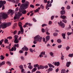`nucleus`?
Listing matches in <instances>:
<instances>
[{"label": "nucleus", "instance_id": "f257e3e1", "mask_svg": "<svg viewBox=\"0 0 73 73\" xmlns=\"http://www.w3.org/2000/svg\"><path fill=\"white\" fill-rule=\"evenodd\" d=\"M15 12L14 11L11 9H9L8 11V12L7 13H0V24H1L2 23L1 22V19H6L8 17V15H9L10 13H11V15L12 16L14 14Z\"/></svg>", "mask_w": 73, "mask_h": 73}, {"label": "nucleus", "instance_id": "f03ea898", "mask_svg": "<svg viewBox=\"0 0 73 73\" xmlns=\"http://www.w3.org/2000/svg\"><path fill=\"white\" fill-rule=\"evenodd\" d=\"M29 2L27 1L25 3L22 4L19 9V12H22V14L24 15L26 14L27 11L25 9L29 7Z\"/></svg>", "mask_w": 73, "mask_h": 73}, {"label": "nucleus", "instance_id": "7ed1b4c3", "mask_svg": "<svg viewBox=\"0 0 73 73\" xmlns=\"http://www.w3.org/2000/svg\"><path fill=\"white\" fill-rule=\"evenodd\" d=\"M11 24L12 23L11 22L7 23L5 22H4L0 25V30L1 29V28L2 29H5V28H6L7 27L10 26Z\"/></svg>", "mask_w": 73, "mask_h": 73}, {"label": "nucleus", "instance_id": "20e7f679", "mask_svg": "<svg viewBox=\"0 0 73 73\" xmlns=\"http://www.w3.org/2000/svg\"><path fill=\"white\" fill-rule=\"evenodd\" d=\"M34 39H35V40H36L37 42H41L42 41V37H40V35H37L35 37H34Z\"/></svg>", "mask_w": 73, "mask_h": 73}, {"label": "nucleus", "instance_id": "39448f33", "mask_svg": "<svg viewBox=\"0 0 73 73\" xmlns=\"http://www.w3.org/2000/svg\"><path fill=\"white\" fill-rule=\"evenodd\" d=\"M53 0H51V1H50V3H53ZM50 3V1H47V4L46 6V9H47V10H49V8H48V7H50L52 6V4ZM48 8V9H47Z\"/></svg>", "mask_w": 73, "mask_h": 73}, {"label": "nucleus", "instance_id": "423d86ee", "mask_svg": "<svg viewBox=\"0 0 73 73\" xmlns=\"http://www.w3.org/2000/svg\"><path fill=\"white\" fill-rule=\"evenodd\" d=\"M19 27H20V28L21 31V34L23 35L24 33V29L22 26V23L21 22H19L18 23Z\"/></svg>", "mask_w": 73, "mask_h": 73}, {"label": "nucleus", "instance_id": "0eeeda50", "mask_svg": "<svg viewBox=\"0 0 73 73\" xmlns=\"http://www.w3.org/2000/svg\"><path fill=\"white\" fill-rule=\"evenodd\" d=\"M18 38H19V36L18 35H15L14 36V38H15V40H14V43H15V44H17V43H19V39H18Z\"/></svg>", "mask_w": 73, "mask_h": 73}, {"label": "nucleus", "instance_id": "6e6552de", "mask_svg": "<svg viewBox=\"0 0 73 73\" xmlns=\"http://www.w3.org/2000/svg\"><path fill=\"white\" fill-rule=\"evenodd\" d=\"M58 24H59L60 27H61L62 28H65V24L62 23V22L60 21V23L59 22L58 23Z\"/></svg>", "mask_w": 73, "mask_h": 73}, {"label": "nucleus", "instance_id": "1a4fd4ad", "mask_svg": "<svg viewBox=\"0 0 73 73\" xmlns=\"http://www.w3.org/2000/svg\"><path fill=\"white\" fill-rule=\"evenodd\" d=\"M6 4V2L5 1H0V8H1V7L4 5Z\"/></svg>", "mask_w": 73, "mask_h": 73}, {"label": "nucleus", "instance_id": "9d476101", "mask_svg": "<svg viewBox=\"0 0 73 73\" xmlns=\"http://www.w3.org/2000/svg\"><path fill=\"white\" fill-rule=\"evenodd\" d=\"M16 47L14 46L13 47H12L11 49L9 50L10 52H13V50L14 51H16Z\"/></svg>", "mask_w": 73, "mask_h": 73}, {"label": "nucleus", "instance_id": "9b49d317", "mask_svg": "<svg viewBox=\"0 0 73 73\" xmlns=\"http://www.w3.org/2000/svg\"><path fill=\"white\" fill-rule=\"evenodd\" d=\"M50 39V36L49 35H48L46 37V41H45V44H46L47 42V41H48Z\"/></svg>", "mask_w": 73, "mask_h": 73}, {"label": "nucleus", "instance_id": "f8f14e48", "mask_svg": "<svg viewBox=\"0 0 73 73\" xmlns=\"http://www.w3.org/2000/svg\"><path fill=\"white\" fill-rule=\"evenodd\" d=\"M27 65H29L28 66V68H29L30 69H32V68H33V66H31V63H29L27 64Z\"/></svg>", "mask_w": 73, "mask_h": 73}, {"label": "nucleus", "instance_id": "ddd939ff", "mask_svg": "<svg viewBox=\"0 0 73 73\" xmlns=\"http://www.w3.org/2000/svg\"><path fill=\"white\" fill-rule=\"evenodd\" d=\"M53 63L55 65H56V66H59L60 65V63L59 62H53Z\"/></svg>", "mask_w": 73, "mask_h": 73}, {"label": "nucleus", "instance_id": "4468645a", "mask_svg": "<svg viewBox=\"0 0 73 73\" xmlns=\"http://www.w3.org/2000/svg\"><path fill=\"white\" fill-rule=\"evenodd\" d=\"M71 64V62H67L66 64V66L67 67H69L70 66V65Z\"/></svg>", "mask_w": 73, "mask_h": 73}, {"label": "nucleus", "instance_id": "2eb2a0df", "mask_svg": "<svg viewBox=\"0 0 73 73\" xmlns=\"http://www.w3.org/2000/svg\"><path fill=\"white\" fill-rule=\"evenodd\" d=\"M65 11L63 10H62L60 11V14L62 15L65 14Z\"/></svg>", "mask_w": 73, "mask_h": 73}, {"label": "nucleus", "instance_id": "dca6fc26", "mask_svg": "<svg viewBox=\"0 0 73 73\" xmlns=\"http://www.w3.org/2000/svg\"><path fill=\"white\" fill-rule=\"evenodd\" d=\"M60 18H62V19H66V16L65 15H61L60 17Z\"/></svg>", "mask_w": 73, "mask_h": 73}, {"label": "nucleus", "instance_id": "f3484780", "mask_svg": "<svg viewBox=\"0 0 73 73\" xmlns=\"http://www.w3.org/2000/svg\"><path fill=\"white\" fill-rule=\"evenodd\" d=\"M48 65L49 67H50V68L52 67V68H54V66L53 65L50 63L48 64Z\"/></svg>", "mask_w": 73, "mask_h": 73}, {"label": "nucleus", "instance_id": "a211bd4d", "mask_svg": "<svg viewBox=\"0 0 73 73\" xmlns=\"http://www.w3.org/2000/svg\"><path fill=\"white\" fill-rule=\"evenodd\" d=\"M5 64V61H3L2 62L0 63V67H1L2 65Z\"/></svg>", "mask_w": 73, "mask_h": 73}, {"label": "nucleus", "instance_id": "6ab92c4d", "mask_svg": "<svg viewBox=\"0 0 73 73\" xmlns=\"http://www.w3.org/2000/svg\"><path fill=\"white\" fill-rule=\"evenodd\" d=\"M62 35L63 37V39H65V38H65V34L64 33H62Z\"/></svg>", "mask_w": 73, "mask_h": 73}, {"label": "nucleus", "instance_id": "aec40b11", "mask_svg": "<svg viewBox=\"0 0 73 73\" xmlns=\"http://www.w3.org/2000/svg\"><path fill=\"white\" fill-rule=\"evenodd\" d=\"M4 58H5V56H3L1 55L0 56V59L1 60H3L4 59Z\"/></svg>", "mask_w": 73, "mask_h": 73}, {"label": "nucleus", "instance_id": "412c9836", "mask_svg": "<svg viewBox=\"0 0 73 73\" xmlns=\"http://www.w3.org/2000/svg\"><path fill=\"white\" fill-rule=\"evenodd\" d=\"M37 68H35L33 69L32 70V72H35L36 70H37Z\"/></svg>", "mask_w": 73, "mask_h": 73}, {"label": "nucleus", "instance_id": "4be33fe9", "mask_svg": "<svg viewBox=\"0 0 73 73\" xmlns=\"http://www.w3.org/2000/svg\"><path fill=\"white\" fill-rule=\"evenodd\" d=\"M57 41L58 43H60L62 42V40H61L59 39L57 40Z\"/></svg>", "mask_w": 73, "mask_h": 73}, {"label": "nucleus", "instance_id": "5701e85b", "mask_svg": "<svg viewBox=\"0 0 73 73\" xmlns=\"http://www.w3.org/2000/svg\"><path fill=\"white\" fill-rule=\"evenodd\" d=\"M4 41L5 44H7V42H8V38H7L6 39V38H5Z\"/></svg>", "mask_w": 73, "mask_h": 73}, {"label": "nucleus", "instance_id": "b1692460", "mask_svg": "<svg viewBox=\"0 0 73 73\" xmlns=\"http://www.w3.org/2000/svg\"><path fill=\"white\" fill-rule=\"evenodd\" d=\"M61 60H64V55H63V54H62V52L61 53Z\"/></svg>", "mask_w": 73, "mask_h": 73}, {"label": "nucleus", "instance_id": "393cba45", "mask_svg": "<svg viewBox=\"0 0 73 73\" xmlns=\"http://www.w3.org/2000/svg\"><path fill=\"white\" fill-rule=\"evenodd\" d=\"M53 35L54 37H56V36H57V35H58V33H54L53 34Z\"/></svg>", "mask_w": 73, "mask_h": 73}, {"label": "nucleus", "instance_id": "a878e982", "mask_svg": "<svg viewBox=\"0 0 73 73\" xmlns=\"http://www.w3.org/2000/svg\"><path fill=\"white\" fill-rule=\"evenodd\" d=\"M6 63L7 64H8L9 66H11V62L9 61H7L6 62Z\"/></svg>", "mask_w": 73, "mask_h": 73}, {"label": "nucleus", "instance_id": "bb28decb", "mask_svg": "<svg viewBox=\"0 0 73 73\" xmlns=\"http://www.w3.org/2000/svg\"><path fill=\"white\" fill-rule=\"evenodd\" d=\"M14 46H15V47H17V48H19V44H15Z\"/></svg>", "mask_w": 73, "mask_h": 73}, {"label": "nucleus", "instance_id": "cd10ccee", "mask_svg": "<svg viewBox=\"0 0 73 73\" xmlns=\"http://www.w3.org/2000/svg\"><path fill=\"white\" fill-rule=\"evenodd\" d=\"M61 73H66V70L65 69H62L61 71Z\"/></svg>", "mask_w": 73, "mask_h": 73}, {"label": "nucleus", "instance_id": "c85d7f7f", "mask_svg": "<svg viewBox=\"0 0 73 73\" xmlns=\"http://www.w3.org/2000/svg\"><path fill=\"white\" fill-rule=\"evenodd\" d=\"M3 41H4V39H2L0 41V46L3 44Z\"/></svg>", "mask_w": 73, "mask_h": 73}, {"label": "nucleus", "instance_id": "c756f323", "mask_svg": "<svg viewBox=\"0 0 73 73\" xmlns=\"http://www.w3.org/2000/svg\"><path fill=\"white\" fill-rule=\"evenodd\" d=\"M25 47V49L26 51H28L29 50V49H28V48L27 47H25V46H24Z\"/></svg>", "mask_w": 73, "mask_h": 73}, {"label": "nucleus", "instance_id": "7c9ffc66", "mask_svg": "<svg viewBox=\"0 0 73 73\" xmlns=\"http://www.w3.org/2000/svg\"><path fill=\"white\" fill-rule=\"evenodd\" d=\"M34 67L35 68H36V67H39V65L37 64H34Z\"/></svg>", "mask_w": 73, "mask_h": 73}, {"label": "nucleus", "instance_id": "2f4dec72", "mask_svg": "<svg viewBox=\"0 0 73 73\" xmlns=\"http://www.w3.org/2000/svg\"><path fill=\"white\" fill-rule=\"evenodd\" d=\"M50 54L51 56H52V57H54L53 56V52H50Z\"/></svg>", "mask_w": 73, "mask_h": 73}, {"label": "nucleus", "instance_id": "473e14b6", "mask_svg": "<svg viewBox=\"0 0 73 73\" xmlns=\"http://www.w3.org/2000/svg\"><path fill=\"white\" fill-rule=\"evenodd\" d=\"M40 54H41L42 55H45V52L43 51L41 52Z\"/></svg>", "mask_w": 73, "mask_h": 73}, {"label": "nucleus", "instance_id": "72a5a7b5", "mask_svg": "<svg viewBox=\"0 0 73 73\" xmlns=\"http://www.w3.org/2000/svg\"><path fill=\"white\" fill-rule=\"evenodd\" d=\"M19 68L20 69H23V66L22 65H21L19 66Z\"/></svg>", "mask_w": 73, "mask_h": 73}, {"label": "nucleus", "instance_id": "f704fd0d", "mask_svg": "<svg viewBox=\"0 0 73 73\" xmlns=\"http://www.w3.org/2000/svg\"><path fill=\"white\" fill-rule=\"evenodd\" d=\"M37 41L36 40H35V39H34V40L33 41V43L34 44H37Z\"/></svg>", "mask_w": 73, "mask_h": 73}, {"label": "nucleus", "instance_id": "c9c22d12", "mask_svg": "<svg viewBox=\"0 0 73 73\" xmlns=\"http://www.w3.org/2000/svg\"><path fill=\"white\" fill-rule=\"evenodd\" d=\"M40 69H43L44 68V67L43 66H42L41 65H40Z\"/></svg>", "mask_w": 73, "mask_h": 73}, {"label": "nucleus", "instance_id": "e433bc0d", "mask_svg": "<svg viewBox=\"0 0 73 73\" xmlns=\"http://www.w3.org/2000/svg\"><path fill=\"white\" fill-rule=\"evenodd\" d=\"M61 47H62V45H58V48L59 49H60V48H61Z\"/></svg>", "mask_w": 73, "mask_h": 73}, {"label": "nucleus", "instance_id": "4c0bfd02", "mask_svg": "<svg viewBox=\"0 0 73 73\" xmlns=\"http://www.w3.org/2000/svg\"><path fill=\"white\" fill-rule=\"evenodd\" d=\"M53 70V68H49L48 71L50 72H51V71H52Z\"/></svg>", "mask_w": 73, "mask_h": 73}, {"label": "nucleus", "instance_id": "58836bf2", "mask_svg": "<svg viewBox=\"0 0 73 73\" xmlns=\"http://www.w3.org/2000/svg\"><path fill=\"white\" fill-rule=\"evenodd\" d=\"M62 21H63V23H67V21L65 19L63 20Z\"/></svg>", "mask_w": 73, "mask_h": 73}, {"label": "nucleus", "instance_id": "ea45409f", "mask_svg": "<svg viewBox=\"0 0 73 73\" xmlns=\"http://www.w3.org/2000/svg\"><path fill=\"white\" fill-rule=\"evenodd\" d=\"M17 31L16 30H15L13 32V35H16V34L17 33Z\"/></svg>", "mask_w": 73, "mask_h": 73}, {"label": "nucleus", "instance_id": "a19ab883", "mask_svg": "<svg viewBox=\"0 0 73 73\" xmlns=\"http://www.w3.org/2000/svg\"><path fill=\"white\" fill-rule=\"evenodd\" d=\"M7 39L9 38V40H11V39H12V37L11 36H9L7 37Z\"/></svg>", "mask_w": 73, "mask_h": 73}, {"label": "nucleus", "instance_id": "79ce46f5", "mask_svg": "<svg viewBox=\"0 0 73 73\" xmlns=\"http://www.w3.org/2000/svg\"><path fill=\"white\" fill-rule=\"evenodd\" d=\"M72 33H70V32H68L67 33V35L68 36H70L71 35H72Z\"/></svg>", "mask_w": 73, "mask_h": 73}, {"label": "nucleus", "instance_id": "37998d69", "mask_svg": "<svg viewBox=\"0 0 73 73\" xmlns=\"http://www.w3.org/2000/svg\"><path fill=\"white\" fill-rule=\"evenodd\" d=\"M68 56L70 57H73V55H72V54H70L68 55Z\"/></svg>", "mask_w": 73, "mask_h": 73}, {"label": "nucleus", "instance_id": "c03bdc74", "mask_svg": "<svg viewBox=\"0 0 73 73\" xmlns=\"http://www.w3.org/2000/svg\"><path fill=\"white\" fill-rule=\"evenodd\" d=\"M30 7H31V8H34L35 7V6H34V5H30Z\"/></svg>", "mask_w": 73, "mask_h": 73}, {"label": "nucleus", "instance_id": "a18cd8bd", "mask_svg": "<svg viewBox=\"0 0 73 73\" xmlns=\"http://www.w3.org/2000/svg\"><path fill=\"white\" fill-rule=\"evenodd\" d=\"M40 7V8H41L42 9H44V5H41Z\"/></svg>", "mask_w": 73, "mask_h": 73}, {"label": "nucleus", "instance_id": "49530a36", "mask_svg": "<svg viewBox=\"0 0 73 73\" xmlns=\"http://www.w3.org/2000/svg\"><path fill=\"white\" fill-rule=\"evenodd\" d=\"M25 1H26V0H22V3H25L27 1H26L25 2Z\"/></svg>", "mask_w": 73, "mask_h": 73}, {"label": "nucleus", "instance_id": "de8ad7c7", "mask_svg": "<svg viewBox=\"0 0 73 73\" xmlns=\"http://www.w3.org/2000/svg\"><path fill=\"white\" fill-rule=\"evenodd\" d=\"M45 26H47V25L45 24H44L42 25V27H45Z\"/></svg>", "mask_w": 73, "mask_h": 73}, {"label": "nucleus", "instance_id": "09e8293b", "mask_svg": "<svg viewBox=\"0 0 73 73\" xmlns=\"http://www.w3.org/2000/svg\"><path fill=\"white\" fill-rule=\"evenodd\" d=\"M45 30L44 29L42 28V33H44L45 32Z\"/></svg>", "mask_w": 73, "mask_h": 73}, {"label": "nucleus", "instance_id": "8fccbe9b", "mask_svg": "<svg viewBox=\"0 0 73 73\" xmlns=\"http://www.w3.org/2000/svg\"><path fill=\"white\" fill-rule=\"evenodd\" d=\"M19 52V53L21 54L23 53L24 52H23V50L22 51V50H20Z\"/></svg>", "mask_w": 73, "mask_h": 73}, {"label": "nucleus", "instance_id": "3c124183", "mask_svg": "<svg viewBox=\"0 0 73 73\" xmlns=\"http://www.w3.org/2000/svg\"><path fill=\"white\" fill-rule=\"evenodd\" d=\"M33 20L34 22H36L37 21V20H36V19L35 18H33Z\"/></svg>", "mask_w": 73, "mask_h": 73}, {"label": "nucleus", "instance_id": "603ef678", "mask_svg": "<svg viewBox=\"0 0 73 73\" xmlns=\"http://www.w3.org/2000/svg\"><path fill=\"white\" fill-rule=\"evenodd\" d=\"M70 6L69 5L67 6V9H70Z\"/></svg>", "mask_w": 73, "mask_h": 73}, {"label": "nucleus", "instance_id": "864d4df0", "mask_svg": "<svg viewBox=\"0 0 73 73\" xmlns=\"http://www.w3.org/2000/svg\"><path fill=\"white\" fill-rule=\"evenodd\" d=\"M52 24V22L51 21H49L48 24L49 25H51Z\"/></svg>", "mask_w": 73, "mask_h": 73}, {"label": "nucleus", "instance_id": "5fc2aeb1", "mask_svg": "<svg viewBox=\"0 0 73 73\" xmlns=\"http://www.w3.org/2000/svg\"><path fill=\"white\" fill-rule=\"evenodd\" d=\"M21 58L22 60H24V57L23 56H22L21 57Z\"/></svg>", "mask_w": 73, "mask_h": 73}, {"label": "nucleus", "instance_id": "6e6d98bb", "mask_svg": "<svg viewBox=\"0 0 73 73\" xmlns=\"http://www.w3.org/2000/svg\"><path fill=\"white\" fill-rule=\"evenodd\" d=\"M29 50L31 52V53H32L33 52V49L31 48L29 49Z\"/></svg>", "mask_w": 73, "mask_h": 73}, {"label": "nucleus", "instance_id": "4d7b16f0", "mask_svg": "<svg viewBox=\"0 0 73 73\" xmlns=\"http://www.w3.org/2000/svg\"><path fill=\"white\" fill-rule=\"evenodd\" d=\"M69 49H70V47L69 46H67L66 47V50H68Z\"/></svg>", "mask_w": 73, "mask_h": 73}, {"label": "nucleus", "instance_id": "13d9d810", "mask_svg": "<svg viewBox=\"0 0 73 73\" xmlns=\"http://www.w3.org/2000/svg\"><path fill=\"white\" fill-rule=\"evenodd\" d=\"M16 24H17L16 23H15L14 25V28H15V27H16V26H17V25H16Z\"/></svg>", "mask_w": 73, "mask_h": 73}, {"label": "nucleus", "instance_id": "bf43d9fd", "mask_svg": "<svg viewBox=\"0 0 73 73\" xmlns=\"http://www.w3.org/2000/svg\"><path fill=\"white\" fill-rule=\"evenodd\" d=\"M71 28V26L69 25V27L67 28V29H70Z\"/></svg>", "mask_w": 73, "mask_h": 73}, {"label": "nucleus", "instance_id": "052dcab7", "mask_svg": "<svg viewBox=\"0 0 73 73\" xmlns=\"http://www.w3.org/2000/svg\"><path fill=\"white\" fill-rule=\"evenodd\" d=\"M24 71V69H22L21 70V72H22V73H25V72H23Z\"/></svg>", "mask_w": 73, "mask_h": 73}, {"label": "nucleus", "instance_id": "680f3d73", "mask_svg": "<svg viewBox=\"0 0 73 73\" xmlns=\"http://www.w3.org/2000/svg\"><path fill=\"white\" fill-rule=\"evenodd\" d=\"M15 9H16L15 11L16 12L17 11H19V7H17Z\"/></svg>", "mask_w": 73, "mask_h": 73}, {"label": "nucleus", "instance_id": "e2e57ef3", "mask_svg": "<svg viewBox=\"0 0 73 73\" xmlns=\"http://www.w3.org/2000/svg\"><path fill=\"white\" fill-rule=\"evenodd\" d=\"M38 11H39V10L37 9H36L34 11L35 12H38Z\"/></svg>", "mask_w": 73, "mask_h": 73}, {"label": "nucleus", "instance_id": "0e129e2a", "mask_svg": "<svg viewBox=\"0 0 73 73\" xmlns=\"http://www.w3.org/2000/svg\"><path fill=\"white\" fill-rule=\"evenodd\" d=\"M53 19H54V16H52L51 17V20H53Z\"/></svg>", "mask_w": 73, "mask_h": 73}, {"label": "nucleus", "instance_id": "69168bd1", "mask_svg": "<svg viewBox=\"0 0 73 73\" xmlns=\"http://www.w3.org/2000/svg\"><path fill=\"white\" fill-rule=\"evenodd\" d=\"M43 2L44 3H47V0H44Z\"/></svg>", "mask_w": 73, "mask_h": 73}, {"label": "nucleus", "instance_id": "338daca9", "mask_svg": "<svg viewBox=\"0 0 73 73\" xmlns=\"http://www.w3.org/2000/svg\"><path fill=\"white\" fill-rule=\"evenodd\" d=\"M46 33V35H50V33L48 32V31Z\"/></svg>", "mask_w": 73, "mask_h": 73}, {"label": "nucleus", "instance_id": "774afa93", "mask_svg": "<svg viewBox=\"0 0 73 73\" xmlns=\"http://www.w3.org/2000/svg\"><path fill=\"white\" fill-rule=\"evenodd\" d=\"M28 54V52H25V56H26L27 55V54Z\"/></svg>", "mask_w": 73, "mask_h": 73}]
</instances>
